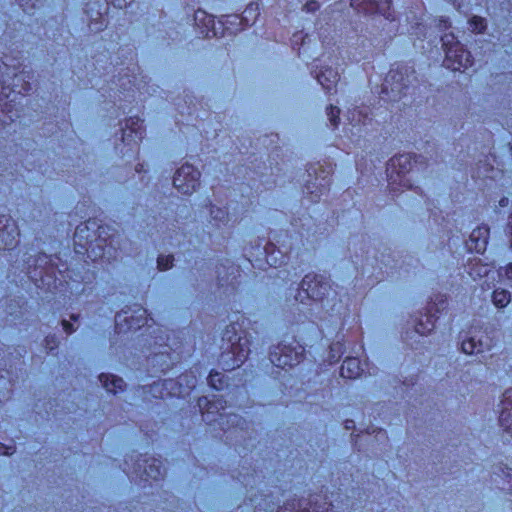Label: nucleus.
<instances>
[{"mask_svg":"<svg viewBox=\"0 0 512 512\" xmlns=\"http://www.w3.org/2000/svg\"><path fill=\"white\" fill-rule=\"evenodd\" d=\"M348 120L351 125L357 128V133L366 131L372 125L371 109L367 106L355 107L348 110Z\"/></svg>","mask_w":512,"mask_h":512,"instance_id":"7c9ffc66","label":"nucleus"},{"mask_svg":"<svg viewBox=\"0 0 512 512\" xmlns=\"http://www.w3.org/2000/svg\"><path fill=\"white\" fill-rule=\"evenodd\" d=\"M318 83L322 86L326 94L334 95L337 93V84L340 80V75L336 69L325 66L318 72L314 71Z\"/></svg>","mask_w":512,"mask_h":512,"instance_id":"c85d7f7f","label":"nucleus"},{"mask_svg":"<svg viewBox=\"0 0 512 512\" xmlns=\"http://www.w3.org/2000/svg\"><path fill=\"white\" fill-rule=\"evenodd\" d=\"M491 299L496 308L503 309L511 302V293L502 288L494 289L491 293Z\"/></svg>","mask_w":512,"mask_h":512,"instance_id":"c9c22d12","label":"nucleus"},{"mask_svg":"<svg viewBox=\"0 0 512 512\" xmlns=\"http://www.w3.org/2000/svg\"><path fill=\"white\" fill-rule=\"evenodd\" d=\"M33 77L32 72L22 70L13 73L9 84L0 78V130L9 132L6 128L21 118L24 110L22 100L28 104L26 97L32 90Z\"/></svg>","mask_w":512,"mask_h":512,"instance_id":"423d86ee","label":"nucleus"},{"mask_svg":"<svg viewBox=\"0 0 512 512\" xmlns=\"http://www.w3.org/2000/svg\"><path fill=\"white\" fill-rule=\"evenodd\" d=\"M248 380L249 379H247V378L243 379L241 377V378L238 379L237 383H233L232 386H234L237 389L240 388V387L246 388V384H247Z\"/></svg>","mask_w":512,"mask_h":512,"instance_id":"3c124183","label":"nucleus"},{"mask_svg":"<svg viewBox=\"0 0 512 512\" xmlns=\"http://www.w3.org/2000/svg\"><path fill=\"white\" fill-rule=\"evenodd\" d=\"M260 15L259 4L251 2L242 14L223 15L218 23L220 27H216L215 17L207 13L205 10L197 9L194 12L195 32L202 38H219L225 35L235 34L244 30L246 27L255 23Z\"/></svg>","mask_w":512,"mask_h":512,"instance_id":"0eeeda50","label":"nucleus"},{"mask_svg":"<svg viewBox=\"0 0 512 512\" xmlns=\"http://www.w3.org/2000/svg\"><path fill=\"white\" fill-rule=\"evenodd\" d=\"M345 350L346 347L343 341L332 342L329 345L328 354L327 357L324 359V362H327L328 365L338 363L342 358Z\"/></svg>","mask_w":512,"mask_h":512,"instance_id":"f704fd0d","label":"nucleus"},{"mask_svg":"<svg viewBox=\"0 0 512 512\" xmlns=\"http://www.w3.org/2000/svg\"><path fill=\"white\" fill-rule=\"evenodd\" d=\"M508 203V199L506 197H502L500 200H499V205L504 207L506 206Z\"/></svg>","mask_w":512,"mask_h":512,"instance_id":"13d9d810","label":"nucleus"},{"mask_svg":"<svg viewBox=\"0 0 512 512\" xmlns=\"http://www.w3.org/2000/svg\"><path fill=\"white\" fill-rule=\"evenodd\" d=\"M510 151H511V154H512V145H510Z\"/></svg>","mask_w":512,"mask_h":512,"instance_id":"0e129e2a","label":"nucleus"},{"mask_svg":"<svg viewBox=\"0 0 512 512\" xmlns=\"http://www.w3.org/2000/svg\"><path fill=\"white\" fill-rule=\"evenodd\" d=\"M61 325H62V328H63V331L67 334V335H71L73 334L75 331H76V328L74 327V324L63 319L61 321Z\"/></svg>","mask_w":512,"mask_h":512,"instance_id":"09e8293b","label":"nucleus"},{"mask_svg":"<svg viewBox=\"0 0 512 512\" xmlns=\"http://www.w3.org/2000/svg\"><path fill=\"white\" fill-rule=\"evenodd\" d=\"M368 368L366 361L362 362L359 357L348 356L340 367V375L345 379H357Z\"/></svg>","mask_w":512,"mask_h":512,"instance_id":"2f4dec72","label":"nucleus"},{"mask_svg":"<svg viewBox=\"0 0 512 512\" xmlns=\"http://www.w3.org/2000/svg\"><path fill=\"white\" fill-rule=\"evenodd\" d=\"M57 337L53 334H49L44 338V347L48 353H53L58 348Z\"/></svg>","mask_w":512,"mask_h":512,"instance_id":"79ce46f5","label":"nucleus"},{"mask_svg":"<svg viewBox=\"0 0 512 512\" xmlns=\"http://www.w3.org/2000/svg\"><path fill=\"white\" fill-rule=\"evenodd\" d=\"M320 8V4L318 1L316 0H308L304 6H303V9L306 11V12H316L318 11Z\"/></svg>","mask_w":512,"mask_h":512,"instance_id":"49530a36","label":"nucleus"},{"mask_svg":"<svg viewBox=\"0 0 512 512\" xmlns=\"http://www.w3.org/2000/svg\"><path fill=\"white\" fill-rule=\"evenodd\" d=\"M312 499H288L283 506L278 507L276 512H334L333 504L324 501L322 504L318 503L317 497L319 495H310Z\"/></svg>","mask_w":512,"mask_h":512,"instance_id":"5701e85b","label":"nucleus"},{"mask_svg":"<svg viewBox=\"0 0 512 512\" xmlns=\"http://www.w3.org/2000/svg\"><path fill=\"white\" fill-rule=\"evenodd\" d=\"M344 427H345V429H347V430L354 429V428H355V423H354V421H353V420H351V419H346V420L344 421Z\"/></svg>","mask_w":512,"mask_h":512,"instance_id":"5fc2aeb1","label":"nucleus"},{"mask_svg":"<svg viewBox=\"0 0 512 512\" xmlns=\"http://www.w3.org/2000/svg\"><path fill=\"white\" fill-rule=\"evenodd\" d=\"M137 173H142L144 171V165L142 163H138L135 167Z\"/></svg>","mask_w":512,"mask_h":512,"instance_id":"6e6d98bb","label":"nucleus"},{"mask_svg":"<svg viewBox=\"0 0 512 512\" xmlns=\"http://www.w3.org/2000/svg\"><path fill=\"white\" fill-rule=\"evenodd\" d=\"M217 274L219 288L231 286L232 290H235L236 286L240 283V267L235 266L233 263L228 267L221 263L217 266Z\"/></svg>","mask_w":512,"mask_h":512,"instance_id":"c756f323","label":"nucleus"},{"mask_svg":"<svg viewBox=\"0 0 512 512\" xmlns=\"http://www.w3.org/2000/svg\"><path fill=\"white\" fill-rule=\"evenodd\" d=\"M499 406V425L512 438V388L504 391Z\"/></svg>","mask_w":512,"mask_h":512,"instance_id":"cd10ccee","label":"nucleus"},{"mask_svg":"<svg viewBox=\"0 0 512 512\" xmlns=\"http://www.w3.org/2000/svg\"><path fill=\"white\" fill-rule=\"evenodd\" d=\"M200 171L189 163L179 167L173 176V186L183 195L193 194L200 186Z\"/></svg>","mask_w":512,"mask_h":512,"instance_id":"412c9836","label":"nucleus"},{"mask_svg":"<svg viewBox=\"0 0 512 512\" xmlns=\"http://www.w3.org/2000/svg\"><path fill=\"white\" fill-rule=\"evenodd\" d=\"M436 27L441 31H446L451 28L452 23L449 17L440 16L435 18Z\"/></svg>","mask_w":512,"mask_h":512,"instance_id":"37998d69","label":"nucleus"},{"mask_svg":"<svg viewBox=\"0 0 512 512\" xmlns=\"http://www.w3.org/2000/svg\"><path fill=\"white\" fill-rule=\"evenodd\" d=\"M425 203H426L427 206H430V204H433L428 199H425ZM428 210H429V218H433V220L436 223L442 224V222L438 221L439 218H441V221L445 220L444 217L441 215L442 211L440 209H438V211H436V210H434L433 208H430V207H428Z\"/></svg>","mask_w":512,"mask_h":512,"instance_id":"c03bdc74","label":"nucleus"},{"mask_svg":"<svg viewBox=\"0 0 512 512\" xmlns=\"http://www.w3.org/2000/svg\"><path fill=\"white\" fill-rule=\"evenodd\" d=\"M174 256L172 254L159 255L157 257V269L159 271H167L173 267Z\"/></svg>","mask_w":512,"mask_h":512,"instance_id":"a19ab883","label":"nucleus"},{"mask_svg":"<svg viewBox=\"0 0 512 512\" xmlns=\"http://www.w3.org/2000/svg\"><path fill=\"white\" fill-rule=\"evenodd\" d=\"M378 434H383V435H385V436H386V431H385V430H383V429H379Z\"/></svg>","mask_w":512,"mask_h":512,"instance_id":"052dcab7","label":"nucleus"},{"mask_svg":"<svg viewBox=\"0 0 512 512\" xmlns=\"http://www.w3.org/2000/svg\"><path fill=\"white\" fill-rule=\"evenodd\" d=\"M448 305V298L445 294H433L424 309L425 312H421L419 317L414 320L415 332L424 336L434 331L438 319L448 310Z\"/></svg>","mask_w":512,"mask_h":512,"instance_id":"dca6fc26","label":"nucleus"},{"mask_svg":"<svg viewBox=\"0 0 512 512\" xmlns=\"http://www.w3.org/2000/svg\"><path fill=\"white\" fill-rule=\"evenodd\" d=\"M123 471L131 480H138L149 486H158L165 476L162 460L147 454H127L124 457Z\"/></svg>","mask_w":512,"mask_h":512,"instance_id":"9d476101","label":"nucleus"},{"mask_svg":"<svg viewBox=\"0 0 512 512\" xmlns=\"http://www.w3.org/2000/svg\"><path fill=\"white\" fill-rule=\"evenodd\" d=\"M20 230L17 222L9 214H0V252H7L8 261L12 268L21 253Z\"/></svg>","mask_w":512,"mask_h":512,"instance_id":"2eb2a0df","label":"nucleus"},{"mask_svg":"<svg viewBox=\"0 0 512 512\" xmlns=\"http://www.w3.org/2000/svg\"><path fill=\"white\" fill-rule=\"evenodd\" d=\"M506 233L511 236V242H512V212L510 213L508 217V222L506 225Z\"/></svg>","mask_w":512,"mask_h":512,"instance_id":"603ef678","label":"nucleus"},{"mask_svg":"<svg viewBox=\"0 0 512 512\" xmlns=\"http://www.w3.org/2000/svg\"><path fill=\"white\" fill-rule=\"evenodd\" d=\"M229 379V376L212 369L207 377V382L211 389L215 391H223L231 386Z\"/></svg>","mask_w":512,"mask_h":512,"instance_id":"72a5a7b5","label":"nucleus"},{"mask_svg":"<svg viewBox=\"0 0 512 512\" xmlns=\"http://www.w3.org/2000/svg\"><path fill=\"white\" fill-rule=\"evenodd\" d=\"M16 451V447L14 445H6L0 442V455L2 456H10L14 454Z\"/></svg>","mask_w":512,"mask_h":512,"instance_id":"a18cd8bd","label":"nucleus"},{"mask_svg":"<svg viewBox=\"0 0 512 512\" xmlns=\"http://www.w3.org/2000/svg\"><path fill=\"white\" fill-rule=\"evenodd\" d=\"M79 318H80L79 314H74L73 313V314L70 315V320L73 321V322H78Z\"/></svg>","mask_w":512,"mask_h":512,"instance_id":"4d7b16f0","label":"nucleus"},{"mask_svg":"<svg viewBox=\"0 0 512 512\" xmlns=\"http://www.w3.org/2000/svg\"><path fill=\"white\" fill-rule=\"evenodd\" d=\"M296 303L306 305L309 312L319 314L322 321L344 328L349 315L350 297L333 290L330 282L322 275L307 273L296 288Z\"/></svg>","mask_w":512,"mask_h":512,"instance_id":"7ed1b4c3","label":"nucleus"},{"mask_svg":"<svg viewBox=\"0 0 512 512\" xmlns=\"http://www.w3.org/2000/svg\"><path fill=\"white\" fill-rule=\"evenodd\" d=\"M117 333H137V345L147 358L154 373L165 374L175 365L173 349L169 345V330L157 324L146 308L139 304L126 306L115 314Z\"/></svg>","mask_w":512,"mask_h":512,"instance_id":"f03ea898","label":"nucleus"},{"mask_svg":"<svg viewBox=\"0 0 512 512\" xmlns=\"http://www.w3.org/2000/svg\"><path fill=\"white\" fill-rule=\"evenodd\" d=\"M103 388L111 394H117L123 392L126 389V383L124 380L116 375L110 373H100L98 376Z\"/></svg>","mask_w":512,"mask_h":512,"instance_id":"473e14b6","label":"nucleus"},{"mask_svg":"<svg viewBox=\"0 0 512 512\" xmlns=\"http://www.w3.org/2000/svg\"><path fill=\"white\" fill-rule=\"evenodd\" d=\"M392 4L393 0H350L351 7L358 13L373 16L380 15L389 22L396 20Z\"/></svg>","mask_w":512,"mask_h":512,"instance_id":"4be33fe9","label":"nucleus"},{"mask_svg":"<svg viewBox=\"0 0 512 512\" xmlns=\"http://www.w3.org/2000/svg\"><path fill=\"white\" fill-rule=\"evenodd\" d=\"M305 357V346L296 339H293L288 344L281 341L276 346H273L269 352V360L272 365L282 370L298 366L305 360Z\"/></svg>","mask_w":512,"mask_h":512,"instance_id":"4468645a","label":"nucleus"},{"mask_svg":"<svg viewBox=\"0 0 512 512\" xmlns=\"http://www.w3.org/2000/svg\"><path fill=\"white\" fill-rule=\"evenodd\" d=\"M459 336L461 338V350L467 355H483L491 348L492 339L485 336V341H483L480 329L469 337H463L461 334Z\"/></svg>","mask_w":512,"mask_h":512,"instance_id":"a878e982","label":"nucleus"},{"mask_svg":"<svg viewBox=\"0 0 512 512\" xmlns=\"http://www.w3.org/2000/svg\"><path fill=\"white\" fill-rule=\"evenodd\" d=\"M134 0H98L93 5L85 3L84 13L88 21V28L92 32H101L107 27L106 14L107 8L104 3L110 4L118 9H126Z\"/></svg>","mask_w":512,"mask_h":512,"instance_id":"a211bd4d","label":"nucleus"},{"mask_svg":"<svg viewBox=\"0 0 512 512\" xmlns=\"http://www.w3.org/2000/svg\"><path fill=\"white\" fill-rule=\"evenodd\" d=\"M197 385L196 376L190 371L180 374L176 379H158L150 385L142 386V394L153 399L185 398Z\"/></svg>","mask_w":512,"mask_h":512,"instance_id":"9b49d317","label":"nucleus"},{"mask_svg":"<svg viewBox=\"0 0 512 512\" xmlns=\"http://www.w3.org/2000/svg\"><path fill=\"white\" fill-rule=\"evenodd\" d=\"M445 52L443 65L454 72H464L474 64L471 52L458 40L453 32L441 36Z\"/></svg>","mask_w":512,"mask_h":512,"instance_id":"ddd939ff","label":"nucleus"},{"mask_svg":"<svg viewBox=\"0 0 512 512\" xmlns=\"http://www.w3.org/2000/svg\"><path fill=\"white\" fill-rule=\"evenodd\" d=\"M197 406L205 424L214 429L219 426L227 440L238 443L251 438L249 431L254 423L238 414L225 413L226 400L222 396H201L197 399Z\"/></svg>","mask_w":512,"mask_h":512,"instance_id":"39448f33","label":"nucleus"},{"mask_svg":"<svg viewBox=\"0 0 512 512\" xmlns=\"http://www.w3.org/2000/svg\"><path fill=\"white\" fill-rule=\"evenodd\" d=\"M326 113H327V116H328L331 126L334 129L338 128V126L340 124V113H341L340 108L338 106L330 104L326 107Z\"/></svg>","mask_w":512,"mask_h":512,"instance_id":"58836bf2","label":"nucleus"},{"mask_svg":"<svg viewBox=\"0 0 512 512\" xmlns=\"http://www.w3.org/2000/svg\"><path fill=\"white\" fill-rule=\"evenodd\" d=\"M248 261L253 267H257L261 270L272 269L268 273L270 278H278L287 283V276L289 274V256L283 253L279 247H277L270 240L266 238H258L255 245H250L247 249Z\"/></svg>","mask_w":512,"mask_h":512,"instance_id":"6e6552de","label":"nucleus"},{"mask_svg":"<svg viewBox=\"0 0 512 512\" xmlns=\"http://www.w3.org/2000/svg\"><path fill=\"white\" fill-rule=\"evenodd\" d=\"M306 38H308V34L303 33V31H297L292 36V49L295 50L298 55L301 54Z\"/></svg>","mask_w":512,"mask_h":512,"instance_id":"ea45409f","label":"nucleus"},{"mask_svg":"<svg viewBox=\"0 0 512 512\" xmlns=\"http://www.w3.org/2000/svg\"><path fill=\"white\" fill-rule=\"evenodd\" d=\"M451 3L457 10L461 9L463 6V0H447Z\"/></svg>","mask_w":512,"mask_h":512,"instance_id":"864d4df0","label":"nucleus"},{"mask_svg":"<svg viewBox=\"0 0 512 512\" xmlns=\"http://www.w3.org/2000/svg\"><path fill=\"white\" fill-rule=\"evenodd\" d=\"M423 160L422 156L409 153L395 155L389 159L386 173L388 189L393 196H398L407 190H414L423 197L422 190L419 187H414L412 178L409 177V174L418 164L427 166V163Z\"/></svg>","mask_w":512,"mask_h":512,"instance_id":"1a4fd4ad","label":"nucleus"},{"mask_svg":"<svg viewBox=\"0 0 512 512\" xmlns=\"http://www.w3.org/2000/svg\"><path fill=\"white\" fill-rule=\"evenodd\" d=\"M251 321L244 313L236 312L234 320L222 332V351L218 366L225 372H232L242 366L251 352L252 336L249 332Z\"/></svg>","mask_w":512,"mask_h":512,"instance_id":"20e7f679","label":"nucleus"},{"mask_svg":"<svg viewBox=\"0 0 512 512\" xmlns=\"http://www.w3.org/2000/svg\"><path fill=\"white\" fill-rule=\"evenodd\" d=\"M420 26L422 27L423 30H426V27L424 25H422L421 23H417V27L420 28Z\"/></svg>","mask_w":512,"mask_h":512,"instance_id":"680f3d73","label":"nucleus"},{"mask_svg":"<svg viewBox=\"0 0 512 512\" xmlns=\"http://www.w3.org/2000/svg\"><path fill=\"white\" fill-rule=\"evenodd\" d=\"M306 172L309 179L305 182L302 192L311 202L317 203L321 196L330 190L334 167L331 163L325 162V165H320L318 162L308 164Z\"/></svg>","mask_w":512,"mask_h":512,"instance_id":"f8f14e48","label":"nucleus"},{"mask_svg":"<svg viewBox=\"0 0 512 512\" xmlns=\"http://www.w3.org/2000/svg\"><path fill=\"white\" fill-rule=\"evenodd\" d=\"M490 237V228L488 225L481 224L472 230L468 240L465 241V247L470 253L483 254L488 245Z\"/></svg>","mask_w":512,"mask_h":512,"instance_id":"bb28decb","label":"nucleus"},{"mask_svg":"<svg viewBox=\"0 0 512 512\" xmlns=\"http://www.w3.org/2000/svg\"><path fill=\"white\" fill-rule=\"evenodd\" d=\"M504 276L509 282L512 283V262L508 263L504 267Z\"/></svg>","mask_w":512,"mask_h":512,"instance_id":"8fccbe9b","label":"nucleus"},{"mask_svg":"<svg viewBox=\"0 0 512 512\" xmlns=\"http://www.w3.org/2000/svg\"><path fill=\"white\" fill-rule=\"evenodd\" d=\"M10 175L14 176V173L12 171H8V167L6 166L2 167V164L0 163V183H3V178ZM10 180L15 181L17 180V177H11Z\"/></svg>","mask_w":512,"mask_h":512,"instance_id":"de8ad7c7","label":"nucleus"},{"mask_svg":"<svg viewBox=\"0 0 512 512\" xmlns=\"http://www.w3.org/2000/svg\"><path fill=\"white\" fill-rule=\"evenodd\" d=\"M116 230L93 217L77 225L73 235L74 251L93 270L84 273L70 269L57 255L38 252L22 263L20 281H30L37 290L54 301L70 306L88 296L95 288L99 269L108 268L119 256L116 244Z\"/></svg>","mask_w":512,"mask_h":512,"instance_id":"f257e3e1","label":"nucleus"},{"mask_svg":"<svg viewBox=\"0 0 512 512\" xmlns=\"http://www.w3.org/2000/svg\"><path fill=\"white\" fill-rule=\"evenodd\" d=\"M368 261V257L366 256L365 257V262ZM367 263H364V261H361V267L364 268V266L366 265Z\"/></svg>","mask_w":512,"mask_h":512,"instance_id":"bf43d9fd","label":"nucleus"},{"mask_svg":"<svg viewBox=\"0 0 512 512\" xmlns=\"http://www.w3.org/2000/svg\"><path fill=\"white\" fill-rule=\"evenodd\" d=\"M469 29L476 34H483L487 30V20L484 17L473 15L468 19Z\"/></svg>","mask_w":512,"mask_h":512,"instance_id":"4c0bfd02","label":"nucleus"},{"mask_svg":"<svg viewBox=\"0 0 512 512\" xmlns=\"http://www.w3.org/2000/svg\"><path fill=\"white\" fill-rule=\"evenodd\" d=\"M485 170H486V171H493V166H492V165H489V168H486Z\"/></svg>","mask_w":512,"mask_h":512,"instance_id":"e2e57ef3","label":"nucleus"},{"mask_svg":"<svg viewBox=\"0 0 512 512\" xmlns=\"http://www.w3.org/2000/svg\"><path fill=\"white\" fill-rule=\"evenodd\" d=\"M144 121L138 116H132L126 119L125 126L121 128V142L123 148L121 153L139 154L140 143L145 136Z\"/></svg>","mask_w":512,"mask_h":512,"instance_id":"6ab92c4d","label":"nucleus"},{"mask_svg":"<svg viewBox=\"0 0 512 512\" xmlns=\"http://www.w3.org/2000/svg\"><path fill=\"white\" fill-rule=\"evenodd\" d=\"M130 59H129V66L126 68L128 72L124 73L123 75L121 72L118 73L117 77V85L121 88L119 90L120 93L124 92H130L139 90V83H138V74L140 71V67L136 61L137 55L136 53H129Z\"/></svg>","mask_w":512,"mask_h":512,"instance_id":"393cba45","label":"nucleus"},{"mask_svg":"<svg viewBox=\"0 0 512 512\" xmlns=\"http://www.w3.org/2000/svg\"><path fill=\"white\" fill-rule=\"evenodd\" d=\"M207 210L209 213L208 222L211 225L213 233L223 235L233 224H230L231 217L227 208L216 207L211 200H207L201 206V211Z\"/></svg>","mask_w":512,"mask_h":512,"instance_id":"b1692460","label":"nucleus"},{"mask_svg":"<svg viewBox=\"0 0 512 512\" xmlns=\"http://www.w3.org/2000/svg\"><path fill=\"white\" fill-rule=\"evenodd\" d=\"M24 14L34 16L36 10L43 6V0H15Z\"/></svg>","mask_w":512,"mask_h":512,"instance_id":"e433bc0d","label":"nucleus"},{"mask_svg":"<svg viewBox=\"0 0 512 512\" xmlns=\"http://www.w3.org/2000/svg\"><path fill=\"white\" fill-rule=\"evenodd\" d=\"M465 271L468 276L480 286L482 290H488L494 286L495 267L484 263L480 258L473 257L467 260Z\"/></svg>","mask_w":512,"mask_h":512,"instance_id":"aec40b11","label":"nucleus"},{"mask_svg":"<svg viewBox=\"0 0 512 512\" xmlns=\"http://www.w3.org/2000/svg\"><path fill=\"white\" fill-rule=\"evenodd\" d=\"M408 74V67L403 63L394 64L388 71L384 83L382 85L381 94L389 95L391 102L400 101L408 94L410 89V79Z\"/></svg>","mask_w":512,"mask_h":512,"instance_id":"f3484780","label":"nucleus"}]
</instances>
